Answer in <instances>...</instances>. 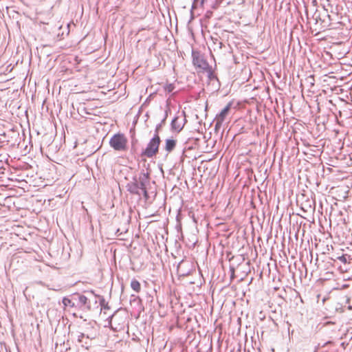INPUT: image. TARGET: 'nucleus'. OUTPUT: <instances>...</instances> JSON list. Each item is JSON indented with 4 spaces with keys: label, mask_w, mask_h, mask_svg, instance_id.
<instances>
[{
    "label": "nucleus",
    "mask_w": 352,
    "mask_h": 352,
    "mask_svg": "<svg viewBox=\"0 0 352 352\" xmlns=\"http://www.w3.org/2000/svg\"><path fill=\"white\" fill-rule=\"evenodd\" d=\"M339 261L340 265H339V270L341 272H348L352 270V256L344 254L342 256H339L335 259V262Z\"/></svg>",
    "instance_id": "obj_6"
},
{
    "label": "nucleus",
    "mask_w": 352,
    "mask_h": 352,
    "mask_svg": "<svg viewBox=\"0 0 352 352\" xmlns=\"http://www.w3.org/2000/svg\"><path fill=\"white\" fill-rule=\"evenodd\" d=\"M90 294L93 295L94 294V292L93 291H91L89 292Z\"/></svg>",
    "instance_id": "obj_23"
},
{
    "label": "nucleus",
    "mask_w": 352,
    "mask_h": 352,
    "mask_svg": "<svg viewBox=\"0 0 352 352\" xmlns=\"http://www.w3.org/2000/svg\"><path fill=\"white\" fill-rule=\"evenodd\" d=\"M131 287L137 293L140 292L141 285L140 282L136 279H133L131 282Z\"/></svg>",
    "instance_id": "obj_12"
},
{
    "label": "nucleus",
    "mask_w": 352,
    "mask_h": 352,
    "mask_svg": "<svg viewBox=\"0 0 352 352\" xmlns=\"http://www.w3.org/2000/svg\"><path fill=\"white\" fill-rule=\"evenodd\" d=\"M208 72V78L212 80L213 78H216V76L213 74V72L212 71L211 68L209 67V69L207 70Z\"/></svg>",
    "instance_id": "obj_17"
},
{
    "label": "nucleus",
    "mask_w": 352,
    "mask_h": 352,
    "mask_svg": "<svg viewBox=\"0 0 352 352\" xmlns=\"http://www.w3.org/2000/svg\"><path fill=\"white\" fill-rule=\"evenodd\" d=\"M208 0H201V4L204 6L205 3H206Z\"/></svg>",
    "instance_id": "obj_22"
},
{
    "label": "nucleus",
    "mask_w": 352,
    "mask_h": 352,
    "mask_svg": "<svg viewBox=\"0 0 352 352\" xmlns=\"http://www.w3.org/2000/svg\"><path fill=\"white\" fill-rule=\"evenodd\" d=\"M327 16L330 19V15L329 14H327Z\"/></svg>",
    "instance_id": "obj_25"
},
{
    "label": "nucleus",
    "mask_w": 352,
    "mask_h": 352,
    "mask_svg": "<svg viewBox=\"0 0 352 352\" xmlns=\"http://www.w3.org/2000/svg\"><path fill=\"white\" fill-rule=\"evenodd\" d=\"M84 337V333H81L79 336H78V340L80 341H81V338Z\"/></svg>",
    "instance_id": "obj_21"
},
{
    "label": "nucleus",
    "mask_w": 352,
    "mask_h": 352,
    "mask_svg": "<svg viewBox=\"0 0 352 352\" xmlns=\"http://www.w3.org/2000/svg\"><path fill=\"white\" fill-rule=\"evenodd\" d=\"M62 302L63 305L64 310L66 312L71 314L74 318H82V316H78V312L79 310L78 309L77 306L76 305V302H74L72 295L70 297H64L62 300Z\"/></svg>",
    "instance_id": "obj_5"
},
{
    "label": "nucleus",
    "mask_w": 352,
    "mask_h": 352,
    "mask_svg": "<svg viewBox=\"0 0 352 352\" xmlns=\"http://www.w3.org/2000/svg\"><path fill=\"white\" fill-rule=\"evenodd\" d=\"M213 41V50L215 51L217 50H221L223 46V43L218 38H214L212 37Z\"/></svg>",
    "instance_id": "obj_13"
},
{
    "label": "nucleus",
    "mask_w": 352,
    "mask_h": 352,
    "mask_svg": "<svg viewBox=\"0 0 352 352\" xmlns=\"http://www.w3.org/2000/svg\"><path fill=\"white\" fill-rule=\"evenodd\" d=\"M230 272H231V278H232L234 276V267H230Z\"/></svg>",
    "instance_id": "obj_19"
},
{
    "label": "nucleus",
    "mask_w": 352,
    "mask_h": 352,
    "mask_svg": "<svg viewBox=\"0 0 352 352\" xmlns=\"http://www.w3.org/2000/svg\"><path fill=\"white\" fill-rule=\"evenodd\" d=\"M171 129L177 132H179L182 130L184 123L179 119L178 116L175 117L171 122Z\"/></svg>",
    "instance_id": "obj_9"
},
{
    "label": "nucleus",
    "mask_w": 352,
    "mask_h": 352,
    "mask_svg": "<svg viewBox=\"0 0 352 352\" xmlns=\"http://www.w3.org/2000/svg\"><path fill=\"white\" fill-rule=\"evenodd\" d=\"M128 140L124 134L117 133L113 135L110 140L109 144L115 151H125L127 149Z\"/></svg>",
    "instance_id": "obj_2"
},
{
    "label": "nucleus",
    "mask_w": 352,
    "mask_h": 352,
    "mask_svg": "<svg viewBox=\"0 0 352 352\" xmlns=\"http://www.w3.org/2000/svg\"><path fill=\"white\" fill-rule=\"evenodd\" d=\"M177 140L173 138H168L165 140L164 149L168 153H171L176 147Z\"/></svg>",
    "instance_id": "obj_10"
},
{
    "label": "nucleus",
    "mask_w": 352,
    "mask_h": 352,
    "mask_svg": "<svg viewBox=\"0 0 352 352\" xmlns=\"http://www.w3.org/2000/svg\"><path fill=\"white\" fill-rule=\"evenodd\" d=\"M133 181L136 182L140 190L145 189L150 183V174L148 172L142 171L138 177H133Z\"/></svg>",
    "instance_id": "obj_8"
},
{
    "label": "nucleus",
    "mask_w": 352,
    "mask_h": 352,
    "mask_svg": "<svg viewBox=\"0 0 352 352\" xmlns=\"http://www.w3.org/2000/svg\"><path fill=\"white\" fill-rule=\"evenodd\" d=\"M161 139L159 135L154 134V136L150 140L146 147L142 152V156L148 158H152L155 156L159 151Z\"/></svg>",
    "instance_id": "obj_1"
},
{
    "label": "nucleus",
    "mask_w": 352,
    "mask_h": 352,
    "mask_svg": "<svg viewBox=\"0 0 352 352\" xmlns=\"http://www.w3.org/2000/svg\"><path fill=\"white\" fill-rule=\"evenodd\" d=\"M232 103L229 102L221 111L219 113H218L214 118V129L215 130H219L224 122L226 116H228L230 109H231Z\"/></svg>",
    "instance_id": "obj_7"
},
{
    "label": "nucleus",
    "mask_w": 352,
    "mask_h": 352,
    "mask_svg": "<svg viewBox=\"0 0 352 352\" xmlns=\"http://www.w3.org/2000/svg\"><path fill=\"white\" fill-rule=\"evenodd\" d=\"M192 63L199 71H207L209 69V64L204 56L198 51L192 52Z\"/></svg>",
    "instance_id": "obj_4"
},
{
    "label": "nucleus",
    "mask_w": 352,
    "mask_h": 352,
    "mask_svg": "<svg viewBox=\"0 0 352 352\" xmlns=\"http://www.w3.org/2000/svg\"><path fill=\"white\" fill-rule=\"evenodd\" d=\"M119 232H120V229H118L117 231H116V234H117L118 236H120V235H121L122 234V232H121L120 233H119Z\"/></svg>",
    "instance_id": "obj_20"
},
{
    "label": "nucleus",
    "mask_w": 352,
    "mask_h": 352,
    "mask_svg": "<svg viewBox=\"0 0 352 352\" xmlns=\"http://www.w3.org/2000/svg\"><path fill=\"white\" fill-rule=\"evenodd\" d=\"M100 305L102 307L101 309H109V307L107 303L105 302V300L102 296H98Z\"/></svg>",
    "instance_id": "obj_15"
},
{
    "label": "nucleus",
    "mask_w": 352,
    "mask_h": 352,
    "mask_svg": "<svg viewBox=\"0 0 352 352\" xmlns=\"http://www.w3.org/2000/svg\"><path fill=\"white\" fill-rule=\"evenodd\" d=\"M141 190L142 191L144 197H145V199H147L148 198V192L146 190V188L142 189Z\"/></svg>",
    "instance_id": "obj_18"
},
{
    "label": "nucleus",
    "mask_w": 352,
    "mask_h": 352,
    "mask_svg": "<svg viewBox=\"0 0 352 352\" xmlns=\"http://www.w3.org/2000/svg\"><path fill=\"white\" fill-rule=\"evenodd\" d=\"M349 309H352V307L351 306H349Z\"/></svg>",
    "instance_id": "obj_24"
},
{
    "label": "nucleus",
    "mask_w": 352,
    "mask_h": 352,
    "mask_svg": "<svg viewBox=\"0 0 352 352\" xmlns=\"http://www.w3.org/2000/svg\"><path fill=\"white\" fill-rule=\"evenodd\" d=\"M175 87L173 84L167 85L165 87V90L168 91V93H170L173 91Z\"/></svg>",
    "instance_id": "obj_16"
},
{
    "label": "nucleus",
    "mask_w": 352,
    "mask_h": 352,
    "mask_svg": "<svg viewBox=\"0 0 352 352\" xmlns=\"http://www.w3.org/2000/svg\"><path fill=\"white\" fill-rule=\"evenodd\" d=\"M72 296L79 311H89L91 310V300L88 296L80 293H74Z\"/></svg>",
    "instance_id": "obj_3"
},
{
    "label": "nucleus",
    "mask_w": 352,
    "mask_h": 352,
    "mask_svg": "<svg viewBox=\"0 0 352 352\" xmlns=\"http://www.w3.org/2000/svg\"><path fill=\"white\" fill-rule=\"evenodd\" d=\"M126 188H127V190L130 193L134 194V195H140V190L139 189V188L135 181H133L131 183H129L126 185Z\"/></svg>",
    "instance_id": "obj_11"
},
{
    "label": "nucleus",
    "mask_w": 352,
    "mask_h": 352,
    "mask_svg": "<svg viewBox=\"0 0 352 352\" xmlns=\"http://www.w3.org/2000/svg\"><path fill=\"white\" fill-rule=\"evenodd\" d=\"M167 116H168L167 111H166L164 119L162 120L160 124H159L156 126V128L155 129V134L159 135V131H160V128L162 127V124H164L165 123Z\"/></svg>",
    "instance_id": "obj_14"
},
{
    "label": "nucleus",
    "mask_w": 352,
    "mask_h": 352,
    "mask_svg": "<svg viewBox=\"0 0 352 352\" xmlns=\"http://www.w3.org/2000/svg\"><path fill=\"white\" fill-rule=\"evenodd\" d=\"M194 7H195V3H193V4H192V8H194Z\"/></svg>",
    "instance_id": "obj_26"
}]
</instances>
